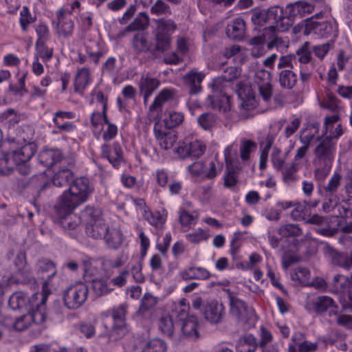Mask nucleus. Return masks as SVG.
I'll return each instance as SVG.
<instances>
[{"instance_id": "nucleus-1", "label": "nucleus", "mask_w": 352, "mask_h": 352, "mask_svg": "<svg viewBox=\"0 0 352 352\" xmlns=\"http://www.w3.org/2000/svg\"><path fill=\"white\" fill-rule=\"evenodd\" d=\"M93 190L94 187L87 178L82 177L76 179L69 189L60 196L56 206V213L74 212L87 201Z\"/></svg>"}, {"instance_id": "nucleus-2", "label": "nucleus", "mask_w": 352, "mask_h": 352, "mask_svg": "<svg viewBox=\"0 0 352 352\" xmlns=\"http://www.w3.org/2000/svg\"><path fill=\"white\" fill-rule=\"evenodd\" d=\"M126 314V305L124 304L101 313L97 320L104 328L102 336H107L111 340H116L124 336L128 332L125 322Z\"/></svg>"}, {"instance_id": "nucleus-3", "label": "nucleus", "mask_w": 352, "mask_h": 352, "mask_svg": "<svg viewBox=\"0 0 352 352\" xmlns=\"http://www.w3.org/2000/svg\"><path fill=\"white\" fill-rule=\"evenodd\" d=\"M249 14L251 16L252 23L256 27L269 25L268 27L274 26L276 33L286 31L280 27L283 18V8L279 6H272L268 9L255 8L250 11Z\"/></svg>"}, {"instance_id": "nucleus-4", "label": "nucleus", "mask_w": 352, "mask_h": 352, "mask_svg": "<svg viewBox=\"0 0 352 352\" xmlns=\"http://www.w3.org/2000/svg\"><path fill=\"white\" fill-rule=\"evenodd\" d=\"M35 309L30 308L26 314L17 317L12 324L14 330L21 331L27 329L33 324H41L46 318L45 296L41 295L40 298L32 300Z\"/></svg>"}, {"instance_id": "nucleus-5", "label": "nucleus", "mask_w": 352, "mask_h": 352, "mask_svg": "<svg viewBox=\"0 0 352 352\" xmlns=\"http://www.w3.org/2000/svg\"><path fill=\"white\" fill-rule=\"evenodd\" d=\"M336 151V142L331 135L318 138V144L314 150V163L319 168L328 170L331 166Z\"/></svg>"}, {"instance_id": "nucleus-6", "label": "nucleus", "mask_w": 352, "mask_h": 352, "mask_svg": "<svg viewBox=\"0 0 352 352\" xmlns=\"http://www.w3.org/2000/svg\"><path fill=\"white\" fill-rule=\"evenodd\" d=\"M80 3L74 1L64 5L63 7L56 12L57 23L55 28L57 33L62 36H70L74 31V23L68 15L72 14L79 10Z\"/></svg>"}, {"instance_id": "nucleus-7", "label": "nucleus", "mask_w": 352, "mask_h": 352, "mask_svg": "<svg viewBox=\"0 0 352 352\" xmlns=\"http://www.w3.org/2000/svg\"><path fill=\"white\" fill-rule=\"evenodd\" d=\"M98 214V210L89 206L86 207L82 212L83 219L88 221L86 228L87 234L96 239H103L108 231V226L102 219L97 218Z\"/></svg>"}, {"instance_id": "nucleus-8", "label": "nucleus", "mask_w": 352, "mask_h": 352, "mask_svg": "<svg viewBox=\"0 0 352 352\" xmlns=\"http://www.w3.org/2000/svg\"><path fill=\"white\" fill-rule=\"evenodd\" d=\"M89 292L88 286L82 282L71 285L63 294L65 305L70 309L80 307L87 300Z\"/></svg>"}, {"instance_id": "nucleus-9", "label": "nucleus", "mask_w": 352, "mask_h": 352, "mask_svg": "<svg viewBox=\"0 0 352 352\" xmlns=\"http://www.w3.org/2000/svg\"><path fill=\"white\" fill-rule=\"evenodd\" d=\"M314 9V6L306 1H296L288 5L285 9L286 15L283 12V22L280 25L281 29L288 30L296 17L301 18L307 14H310Z\"/></svg>"}, {"instance_id": "nucleus-10", "label": "nucleus", "mask_w": 352, "mask_h": 352, "mask_svg": "<svg viewBox=\"0 0 352 352\" xmlns=\"http://www.w3.org/2000/svg\"><path fill=\"white\" fill-rule=\"evenodd\" d=\"M265 43H267L268 49H272L282 44L281 38H278L274 32V26L265 28L261 34L254 36L249 40V44L254 46L252 50V54L254 56L258 57L261 55L255 52V50L257 47L263 46Z\"/></svg>"}, {"instance_id": "nucleus-11", "label": "nucleus", "mask_w": 352, "mask_h": 352, "mask_svg": "<svg viewBox=\"0 0 352 352\" xmlns=\"http://www.w3.org/2000/svg\"><path fill=\"white\" fill-rule=\"evenodd\" d=\"M47 282L44 284V291L41 293H36L31 297L28 296L25 293L22 292H18L14 293L9 299V305L12 309H23L28 311L30 308L35 309L36 306L32 303V300L34 298H40L41 295L45 296V301L50 295V292L47 289Z\"/></svg>"}, {"instance_id": "nucleus-12", "label": "nucleus", "mask_w": 352, "mask_h": 352, "mask_svg": "<svg viewBox=\"0 0 352 352\" xmlns=\"http://www.w3.org/2000/svg\"><path fill=\"white\" fill-rule=\"evenodd\" d=\"M230 305V312L239 320L248 322L255 317L254 310L245 304V302L239 299L236 295L227 290Z\"/></svg>"}, {"instance_id": "nucleus-13", "label": "nucleus", "mask_w": 352, "mask_h": 352, "mask_svg": "<svg viewBox=\"0 0 352 352\" xmlns=\"http://www.w3.org/2000/svg\"><path fill=\"white\" fill-rule=\"evenodd\" d=\"M322 251L325 257L327 258L332 265L348 270L351 268L352 252L348 254L338 251L327 243H324Z\"/></svg>"}, {"instance_id": "nucleus-14", "label": "nucleus", "mask_w": 352, "mask_h": 352, "mask_svg": "<svg viewBox=\"0 0 352 352\" xmlns=\"http://www.w3.org/2000/svg\"><path fill=\"white\" fill-rule=\"evenodd\" d=\"M176 28V25L172 20L159 19L157 21L156 40L157 47L165 51L170 45V36Z\"/></svg>"}, {"instance_id": "nucleus-15", "label": "nucleus", "mask_w": 352, "mask_h": 352, "mask_svg": "<svg viewBox=\"0 0 352 352\" xmlns=\"http://www.w3.org/2000/svg\"><path fill=\"white\" fill-rule=\"evenodd\" d=\"M296 57L300 63V72L312 74L316 69L318 63L311 55V44L309 41L304 42L297 49Z\"/></svg>"}, {"instance_id": "nucleus-16", "label": "nucleus", "mask_w": 352, "mask_h": 352, "mask_svg": "<svg viewBox=\"0 0 352 352\" xmlns=\"http://www.w3.org/2000/svg\"><path fill=\"white\" fill-rule=\"evenodd\" d=\"M184 83L188 90L190 98L187 101V107L192 115H195L198 109L197 104L198 72L196 69L191 70L184 76Z\"/></svg>"}, {"instance_id": "nucleus-17", "label": "nucleus", "mask_w": 352, "mask_h": 352, "mask_svg": "<svg viewBox=\"0 0 352 352\" xmlns=\"http://www.w3.org/2000/svg\"><path fill=\"white\" fill-rule=\"evenodd\" d=\"M14 265L16 270L14 274L10 278L9 282L17 284L28 283L32 278V272L27 266L26 256L24 252H19L16 255Z\"/></svg>"}, {"instance_id": "nucleus-18", "label": "nucleus", "mask_w": 352, "mask_h": 352, "mask_svg": "<svg viewBox=\"0 0 352 352\" xmlns=\"http://www.w3.org/2000/svg\"><path fill=\"white\" fill-rule=\"evenodd\" d=\"M333 32V26L331 23L327 21H317L312 16L309 19L305 21V27L303 34L309 35L314 33L320 37H329Z\"/></svg>"}, {"instance_id": "nucleus-19", "label": "nucleus", "mask_w": 352, "mask_h": 352, "mask_svg": "<svg viewBox=\"0 0 352 352\" xmlns=\"http://www.w3.org/2000/svg\"><path fill=\"white\" fill-rule=\"evenodd\" d=\"M214 91L213 96H208L209 104L212 109H218L226 112L231 108L230 96L225 91V86L219 87L218 89L212 87Z\"/></svg>"}, {"instance_id": "nucleus-20", "label": "nucleus", "mask_w": 352, "mask_h": 352, "mask_svg": "<svg viewBox=\"0 0 352 352\" xmlns=\"http://www.w3.org/2000/svg\"><path fill=\"white\" fill-rule=\"evenodd\" d=\"M203 314L204 318L211 324L219 323L225 314L224 306L215 300L208 302L204 307Z\"/></svg>"}, {"instance_id": "nucleus-21", "label": "nucleus", "mask_w": 352, "mask_h": 352, "mask_svg": "<svg viewBox=\"0 0 352 352\" xmlns=\"http://www.w3.org/2000/svg\"><path fill=\"white\" fill-rule=\"evenodd\" d=\"M36 267L38 275L43 280V291H44V284L47 282V289L50 292V287H53L51 280L56 276L57 272L55 264L50 261L43 259L37 263Z\"/></svg>"}, {"instance_id": "nucleus-22", "label": "nucleus", "mask_w": 352, "mask_h": 352, "mask_svg": "<svg viewBox=\"0 0 352 352\" xmlns=\"http://www.w3.org/2000/svg\"><path fill=\"white\" fill-rule=\"evenodd\" d=\"M226 33L227 36L233 40L241 41L246 34V24L242 18H236L232 20L226 26Z\"/></svg>"}, {"instance_id": "nucleus-23", "label": "nucleus", "mask_w": 352, "mask_h": 352, "mask_svg": "<svg viewBox=\"0 0 352 352\" xmlns=\"http://www.w3.org/2000/svg\"><path fill=\"white\" fill-rule=\"evenodd\" d=\"M138 85L140 91L144 96V102H146L153 92L158 88L160 82L148 74H143L141 76Z\"/></svg>"}, {"instance_id": "nucleus-24", "label": "nucleus", "mask_w": 352, "mask_h": 352, "mask_svg": "<svg viewBox=\"0 0 352 352\" xmlns=\"http://www.w3.org/2000/svg\"><path fill=\"white\" fill-rule=\"evenodd\" d=\"M102 154L107 157L113 167L118 168L122 162V153L120 146L114 143L111 146L103 144L101 146Z\"/></svg>"}, {"instance_id": "nucleus-25", "label": "nucleus", "mask_w": 352, "mask_h": 352, "mask_svg": "<svg viewBox=\"0 0 352 352\" xmlns=\"http://www.w3.org/2000/svg\"><path fill=\"white\" fill-rule=\"evenodd\" d=\"M175 93L172 89H163L159 94L155 97L153 104L149 107L151 113L153 116L159 117L161 112V107L166 102L173 100Z\"/></svg>"}, {"instance_id": "nucleus-26", "label": "nucleus", "mask_w": 352, "mask_h": 352, "mask_svg": "<svg viewBox=\"0 0 352 352\" xmlns=\"http://www.w3.org/2000/svg\"><path fill=\"white\" fill-rule=\"evenodd\" d=\"M175 152L182 158L196 157L198 155V141L195 139L191 142L188 140L180 142L175 148Z\"/></svg>"}, {"instance_id": "nucleus-27", "label": "nucleus", "mask_w": 352, "mask_h": 352, "mask_svg": "<svg viewBox=\"0 0 352 352\" xmlns=\"http://www.w3.org/2000/svg\"><path fill=\"white\" fill-rule=\"evenodd\" d=\"M143 216L149 224L156 228H162L166 221L168 212L163 208L153 212L145 210Z\"/></svg>"}, {"instance_id": "nucleus-28", "label": "nucleus", "mask_w": 352, "mask_h": 352, "mask_svg": "<svg viewBox=\"0 0 352 352\" xmlns=\"http://www.w3.org/2000/svg\"><path fill=\"white\" fill-rule=\"evenodd\" d=\"M190 204H186L179 210V221L182 229L186 232L195 226L197 223V214L191 212Z\"/></svg>"}, {"instance_id": "nucleus-29", "label": "nucleus", "mask_w": 352, "mask_h": 352, "mask_svg": "<svg viewBox=\"0 0 352 352\" xmlns=\"http://www.w3.org/2000/svg\"><path fill=\"white\" fill-rule=\"evenodd\" d=\"M36 152V145L28 143L23 146L19 150L15 151L12 154V160L16 165L28 162Z\"/></svg>"}, {"instance_id": "nucleus-30", "label": "nucleus", "mask_w": 352, "mask_h": 352, "mask_svg": "<svg viewBox=\"0 0 352 352\" xmlns=\"http://www.w3.org/2000/svg\"><path fill=\"white\" fill-rule=\"evenodd\" d=\"M241 69L237 67H228L221 76L214 79L211 86L217 89L219 87L225 86L224 82H231L237 78L241 75Z\"/></svg>"}, {"instance_id": "nucleus-31", "label": "nucleus", "mask_w": 352, "mask_h": 352, "mask_svg": "<svg viewBox=\"0 0 352 352\" xmlns=\"http://www.w3.org/2000/svg\"><path fill=\"white\" fill-rule=\"evenodd\" d=\"M91 83V76L88 68L82 67L78 69L74 78V89L80 92L85 89Z\"/></svg>"}, {"instance_id": "nucleus-32", "label": "nucleus", "mask_w": 352, "mask_h": 352, "mask_svg": "<svg viewBox=\"0 0 352 352\" xmlns=\"http://www.w3.org/2000/svg\"><path fill=\"white\" fill-rule=\"evenodd\" d=\"M106 111H94L90 116V127L96 136H99L104 129V125L108 121Z\"/></svg>"}, {"instance_id": "nucleus-33", "label": "nucleus", "mask_w": 352, "mask_h": 352, "mask_svg": "<svg viewBox=\"0 0 352 352\" xmlns=\"http://www.w3.org/2000/svg\"><path fill=\"white\" fill-rule=\"evenodd\" d=\"M58 223L65 230H74L81 222V217L74 214V212L57 213Z\"/></svg>"}, {"instance_id": "nucleus-34", "label": "nucleus", "mask_w": 352, "mask_h": 352, "mask_svg": "<svg viewBox=\"0 0 352 352\" xmlns=\"http://www.w3.org/2000/svg\"><path fill=\"white\" fill-rule=\"evenodd\" d=\"M236 349L238 352H255L259 349L258 342L252 334H246L239 338Z\"/></svg>"}, {"instance_id": "nucleus-35", "label": "nucleus", "mask_w": 352, "mask_h": 352, "mask_svg": "<svg viewBox=\"0 0 352 352\" xmlns=\"http://www.w3.org/2000/svg\"><path fill=\"white\" fill-rule=\"evenodd\" d=\"M351 281L348 277L342 274H336L333 276L331 283V291L334 293L342 294L349 292Z\"/></svg>"}, {"instance_id": "nucleus-36", "label": "nucleus", "mask_w": 352, "mask_h": 352, "mask_svg": "<svg viewBox=\"0 0 352 352\" xmlns=\"http://www.w3.org/2000/svg\"><path fill=\"white\" fill-rule=\"evenodd\" d=\"M123 239V235L118 229L109 227H108V231L103 239L107 245L113 249L119 248L122 243Z\"/></svg>"}, {"instance_id": "nucleus-37", "label": "nucleus", "mask_w": 352, "mask_h": 352, "mask_svg": "<svg viewBox=\"0 0 352 352\" xmlns=\"http://www.w3.org/2000/svg\"><path fill=\"white\" fill-rule=\"evenodd\" d=\"M298 77L294 72L285 69L278 74V81L283 89H292L297 83Z\"/></svg>"}, {"instance_id": "nucleus-38", "label": "nucleus", "mask_w": 352, "mask_h": 352, "mask_svg": "<svg viewBox=\"0 0 352 352\" xmlns=\"http://www.w3.org/2000/svg\"><path fill=\"white\" fill-rule=\"evenodd\" d=\"M311 305L316 314H321L328 309L334 307L335 302L329 296H319L311 301Z\"/></svg>"}, {"instance_id": "nucleus-39", "label": "nucleus", "mask_w": 352, "mask_h": 352, "mask_svg": "<svg viewBox=\"0 0 352 352\" xmlns=\"http://www.w3.org/2000/svg\"><path fill=\"white\" fill-rule=\"evenodd\" d=\"M313 138L314 135H307L303 138H300V141L302 145L297 148L292 163L297 166L301 163V160H303L308 153L311 141Z\"/></svg>"}, {"instance_id": "nucleus-40", "label": "nucleus", "mask_w": 352, "mask_h": 352, "mask_svg": "<svg viewBox=\"0 0 352 352\" xmlns=\"http://www.w3.org/2000/svg\"><path fill=\"white\" fill-rule=\"evenodd\" d=\"M341 179V175L338 173H335L329 179L327 185L324 187L326 196L329 195L331 201L336 199V193L340 186Z\"/></svg>"}, {"instance_id": "nucleus-41", "label": "nucleus", "mask_w": 352, "mask_h": 352, "mask_svg": "<svg viewBox=\"0 0 352 352\" xmlns=\"http://www.w3.org/2000/svg\"><path fill=\"white\" fill-rule=\"evenodd\" d=\"M217 175L214 159H208L201 163L199 170V178L213 179Z\"/></svg>"}, {"instance_id": "nucleus-42", "label": "nucleus", "mask_w": 352, "mask_h": 352, "mask_svg": "<svg viewBox=\"0 0 352 352\" xmlns=\"http://www.w3.org/2000/svg\"><path fill=\"white\" fill-rule=\"evenodd\" d=\"M240 168L236 164L226 166V173L224 176V186L227 188L235 186L238 182L237 173Z\"/></svg>"}, {"instance_id": "nucleus-43", "label": "nucleus", "mask_w": 352, "mask_h": 352, "mask_svg": "<svg viewBox=\"0 0 352 352\" xmlns=\"http://www.w3.org/2000/svg\"><path fill=\"white\" fill-rule=\"evenodd\" d=\"M160 331L165 335H172L174 329V323L172 316L167 313L163 314L158 321Z\"/></svg>"}, {"instance_id": "nucleus-44", "label": "nucleus", "mask_w": 352, "mask_h": 352, "mask_svg": "<svg viewBox=\"0 0 352 352\" xmlns=\"http://www.w3.org/2000/svg\"><path fill=\"white\" fill-rule=\"evenodd\" d=\"M283 237H298L302 234V230L298 224L289 223L280 226L278 231Z\"/></svg>"}, {"instance_id": "nucleus-45", "label": "nucleus", "mask_w": 352, "mask_h": 352, "mask_svg": "<svg viewBox=\"0 0 352 352\" xmlns=\"http://www.w3.org/2000/svg\"><path fill=\"white\" fill-rule=\"evenodd\" d=\"M40 161L46 166H50L60 159V153L58 150H46L39 155Z\"/></svg>"}, {"instance_id": "nucleus-46", "label": "nucleus", "mask_w": 352, "mask_h": 352, "mask_svg": "<svg viewBox=\"0 0 352 352\" xmlns=\"http://www.w3.org/2000/svg\"><path fill=\"white\" fill-rule=\"evenodd\" d=\"M133 44L138 51L146 52L150 50L152 43L146 35L138 33L133 38Z\"/></svg>"}, {"instance_id": "nucleus-47", "label": "nucleus", "mask_w": 352, "mask_h": 352, "mask_svg": "<svg viewBox=\"0 0 352 352\" xmlns=\"http://www.w3.org/2000/svg\"><path fill=\"white\" fill-rule=\"evenodd\" d=\"M307 205H309V201H305L303 204L295 203L293 206L294 208L290 214L291 218L294 221L305 220L307 212Z\"/></svg>"}, {"instance_id": "nucleus-48", "label": "nucleus", "mask_w": 352, "mask_h": 352, "mask_svg": "<svg viewBox=\"0 0 352 352\" xmlns=\"http://www.w3.org/2000/svg\"><path fill=\"white\" fill-rule=\"evenodd\" d=\"M184 119V116L182 112L170 111L168 113L164 122L167 128H173L182 124Z\"/></svg>"}, {"instance_id": "nucleus-49", "label": "nucleus", "mask_w": 352, "mask_h": 352, "mask_svg": "<svg viewBox=\"0 0 352 352\" xmlns=\"http://www.w3.org/2000/svg\"><path fill=\"white\" fill-rule=\"evenodd\" d=\"M189 311V305L185 299H181L173 305V314L180 320L186 319Z\"/></svg>"}, {"instance_id": "nucleus-50", "label": "nucleus", "mask_w": 352, "mask_h": 352, "mask_svg": "<svg viewBox=\"0 0 352 352\" xmlns=\"http://www.w3.org/2000/svg\"><path fill=\"white\" fill-rule=\"evenodd\" d=\"M256 144L250 140L242 139L241 140L240 156L243 161L249 160L250 153L256 150Z\"/></svg>"}, {"instance_id": "nucleus-51", "label": "nucleus", "mask_w": 352, "mask_h": 352, "mask_svg": "<svg viewBox=\"0 0 352 352\" xmlns=\"http://www.w3.org/2000/svg\"><path fill=\"white\" fill-rule=\"evenodd\" d=\"M53 55V49L45 45V43H36V54L34 57L41 58L43 61H49Z\"/></svg>"}, {"instance_id": "nucleus-52", "label": "nucleus", "mask_w": 352, "mask_h": 352, "mask_svg": "<svg viewBox=\"0 0 352 352\" xmlns=\"http://www.w3.org/2000/svg\"><path fill=\"white\" fill-rule=\"evenodd\" d=\"M87 52L94 63H98L100 57L107 53V50L102 44L94 43L87 48Z\"/></svg>"}, {"instance_id": "nucleus-53", "label": "nucleus", "mask_w": 352, "mask_h": 352, "mask_svg": "<svg viewBox=\"0 0 352 352\" xmlns=\"http://www.w3.org/2000/svg\"><path fill=\"white\" fill-rule=\"evenodd\" d=\"M98 265L99 263L93 259L85 261L83 265L85 276L87 278H90V279L98 277L99 274Z\"/></svg>"}, {"instance_id": "nucleus-54", "label": "nucleus", "mask_w": 352, "mask_h": 352, "mask_svg": "<svg viewBox=\"0 0 352 352\" xmlns=\"http://www.w3.org/2000/svg\"><path fill=\"white\" fill-rule=\"evenodd\" d=\"M165 342L158 338L150 340L144 347L142 352H166Z\"/></svg>"}, {"instance_id": "nucleus-55", "label": "nucleus", "mask_w": 352, "mask_h": 352, "mask_svg": "<svg viewBox=\"0 0 352 352\" xmlns=\"http://www.w3.org/2000/svg\"><path fill=\"white\" fill-rule=\"evenodd\" d=\"M72 177V173L69 169H63L54 175L53 184L56 186L60 187L67 184Z\"/></svg>"}, {"instance_id": "nucleus-56", "label": "nucleus", "mask_w": 352, "mask_h": 352, "mask_svg": "<svg viewBox=\"0 0 352 352\" xmlns=\"http://www.w3.org/2000/svg\"><path fill=\"white\" fill-rule=\"evenodd\" d=\"M160 147L164 150L171 148L177 141V135L172 132H167L157 139Z\"/></svg>"}, {"instance_id": "nucleus-57", "label": "nucleus", "mask_w": 352, "mask_h": 352, "mask_svg": "<svg viewBox=\"0 0 352 352\" xmlns=\"http://www.w3.org/2000/svg\"><path fill=\"white\" fill-rule=\"evenodd\" d=\"M298 166L294 163L285 170H282L283 180L287 185H290L297 180Z\"/></svg>"}, {"instance_id": "nucleus-58", "label": "nucleus", "mask_w": 352, "mask_h": 352, "mask_svg": "<svg viewBox=\"0 0 352 352\" xmlns=\"http://www.w3.org/2000/svg\"><path fill=\"white\" fill-rule=\"evenodd\" d=\"M89 280L92 282L93 290L98 296L103 295L111 290V288L108 286L106 281L102 279H100L98 277H96L89 279Z\"/></svg>"}, {"instance_id": "nucleus-59", "label": "nucleus", "mask_w": 352, "mask_h": 352, "mask_svg": "<svg viewBox=\"0 0 352 352\" xmlns=\"http://www.w3.org/2000/svg\"><path fill=\"white\" fill-rule=\"evenodd\" d=\"M34 21L28 7L23 6L20 11L19 23L23 31L26 32L30 23Z\"/></svg>"}, {"instance_id": "nucleus-60", "label": "nucleus", "mask_w": 352, "mask_h": 352, "mask_svg": "<svg viewBox=\"0 0 352 352\" xmlns=\"http://www.w3.org/2000/svg\"><path fill=\"white\" fill-rule=\"evenodd\" d=\"M320 106L322 108L329 109L331 111H335L338 108V100L331 91H326V97L322 102H320Z\"/></svg>"}, {"instance_id": "nucleus-61", "label": "nucleus", "mask_w": 352, "mask_h": 352, "mask_svg": "<svg viewBox=\"0 0 352 352\" xmlns=\"http://www.w3.org/2000/svg\"><path fill=\"white\" fill-rule=\"evenodd\" d=\"M297 56V50L295 54H289L287 56H281L277 64L278 69H284L285 68H293L294 63H296L298 62Z\"/></svg>"}, {"instance_id": "nucleus-62", "label": "nucleus", "mask_w": 352, "mask_h": 352, "mask_svg": "<svg viewBox=\"0 0 352 352\" xmlns=\"http://www.w3.org/2000/svg\"><path fill=\"white\" fill-rule=\"evenodd\" d=\"M38 39L36 43H45L50 38V30L48 26L43 23H40L35 26Z\"/></svg>"}, {"instance_id": "nucleus-63", "label": "nucleus", "mask_w": 352, "mask_h": 352, "mask_svg": "<svg viewBox=\"0 0 352 352\" xmlns=\"http://www.w3.org/2000/svg\"><path fill=\"white\" fill-rule=\"evenodd\" d=\"M118 133V127L113 123L107 121L104 125L102 129V137L105 141H109L113 139Z\"/></svg>"}, {"instance_id": "nucleus-64", "label": "nucleus", "mask_w": 352, "mask_h": 352, "mask_svg": "<svg viewBox=\"0 0 352 352\" xmlns=\"http://www.w3.org/2000/svg\"><path fill=\"white\" fill-rule=\"evenodd\" d=\"M254 81L258 86L267 85L271 83V73L265 69H259L255 73Z\"/></svg>"}]
</instances>
